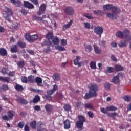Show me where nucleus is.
<instances>
[{
    "mask_svg": "<svg viewBox=\"0 0 131 131\" xmlns=\"http://www.w3.org/2000/svg\"><path fill=\"white\" fill-rule=\"evenodd\" d=\"M104 11H111L112 13L107 12L106 13V16L110 19H117V13H120L121 10L118 7L113 6L111 4H107L103 6Z\"/></svg>",
    "mask_w": 131,
    "mask_h": 131,
    "instance_id": "f257e3e1",
    "label": "nucleus"
},
{
    "mask_svg": "<svg viewBox=\"0 0 131 131\" xmlns=\"http://www.w3.org/2000/svg\"><path fill=\"white\" fill-rule=\"evenodd\" d=\"M90 89L89 93H86L84 97L86 100H89L90 98H94L97 97V92L99 91V86L96 84L91 83L89 86Z\"/></svg>",
    "mask_w": 131,
    "mask_h": 131,
    "instance_id": "f03ea898",
    "label": "nucleus"
},
{
    "mask_svg": "<svg viewBox=\"0 0 131 131\" xmlns=\"http://www.w3.org/2000/svg\"><path fill=\"white\" fill-rule=\"evenodd\" d=\"M79 120L76 122V125L78 129H81L83 126V122H85V118L82 115L78 116Z\"/></svg>",
    "mask_w": 131,
    "mask_h": 131,
    "instance_id": "7ed1b4c3",
    "label": "nucleus"
},
{
    "mask_svg": "<svg viewBox=\"0 0 131 131\" xmlns=\"http://www.w3.org/2000/svg\"><path fill=\"white\" fill-rule=\"evenodd\" d=\"M25 38H26V40H28L29 42H34L35 40H36L37 38H38V36L37 35H33L32 36H30L29 33H27L25 35Z\"/></svg>",
    "mask_w": 131,
    "mask_h": 131,
    "instance_id": "20e7f679",
    "label": "nucleus"
},
{
    "mask_svg": "<svg viewBox=\"0 0 131 131\" xmlns=\"http://www.w3.org/2000/svg\"><path fill=\"white\" fill-rule=\"evenodd\" d=\"M123 34L124 39L127 41L131 40L130 31L127 29L123 30Z\"/></svg>",
    "mask_w": 131,
    "mask_h": 131,
    "instance_id": "39448f33",
    "label": "nucleus"
},
{
    "mask_svg": "<svg viewBox=\"0 0 131 131\" xmlns=\"http://www.w3.org/2000/svg\"><path fill=\"white\" fill-rule=\"evenodd\" d=\"M94 31L97 35H99V37H101L103 34V28L100 26H96L94 29Z\"/></svg>",
    "mask_w": 131,
    "mask_h": 131,
    "instance_id": "423d86ee",
    "label": "nucleus"
},
{
    "mask_svg": "<svg viewBox=\"0 0 131 131\" xmlns=\"http://www.w3.org/2000/svg\"><path fill=\"white\" fill-rule=\"evenodd\" d=\"M64 12L69 16H72V15H74V9L72 7H67L64 9Z\"/></svg>",
    "mask_w": 131,
    "mask_h": 131,
    "instance_id": "0eeeda50",
    "label": "nucleus"
},
{
    "mask_svg": "<svg viewBox=\"0 0 131 131\" xmlns=\"http://www.w3.org/2000/svg\"><path fill=\"white\" fill-rule=\"evenodd\" d=\"M46 8L47 6L46 4H41L39 7V11L37 12V15L38 16H41V15L45 14Z\"/></svg>",
    "mask_w": 131,
    "mask_h": 131,
    "instance_id": "6e6552de",
    "label": "nucleus"
},
{
    "mask_svg": "<svg viewBox=\"0 0 131 131\" xmlns=\"http://www.w3.org/2000/svg\"><path fill=\"white\" fill-rule=\"evenodd\" d=\"M42 126H46V124L45 123H42V122H39L37 124V131H48L46 128L41 129Z\"/></svg>",
    "mask_w": 131,
    "mask_h": 131,
    "instance_id": "1a4fd4ad",
    "label": "nucleus"
},
{
    "mask_svg": "<svg viewBox=\"0 0 131 131\" xmlns=\"http://www.w3.org/2000/svg\"><path fill=\"white\" fill-rule=\"evenodd\" d=\"M24 6L25 8H27L28 9H34V6L28 1H24Z\"/></svg>",
    "mask_w": 131,
    "mask_h": 131,
    "instance_id": "9d476101",
    "label": "nucleus"
},
{
    "mask_svg": "<svg viewBox=\"0 0 131 131\" xmlns=\"http://www.w3.org/2000/svg\"><path fill=\"white\" fill-rule=\"evenodd\" d=\"M93 48L94 52H95L96 54H97L98 55L102 54V50H101V49L99 48V47H98L97 45L94 44L93 45Z\"/></svg>",
    "mask_w": 131,
    "mask_h": 131,
    "instance_id": "9b49d317",
    "label": "nucleus"
},
{
    "mask_svg": "<svg viewBox=\"0 0 131 131\" xmlns=\"http://www.w3.org/2000/svg\"><path fill=\"white\" fill-rule=\"evenodd\" d=\"M64 128V129H69L70 128L71 124L70 121L67 119L63 121Z\"/></svg>",
    "mask_w": 131,
    "mask_h": 131,
    "instance_id": "f8f14e48",
    "label": "nucleus"
},
{
    "mask_svg": "<svg viewBox=\"0 0 131 131\" xmlns=\"http://www.w3.org/2000/svg\"><path fill=\"white\" fill-rule=\"evenodd\" d=\"M79 60H80V57L79 56H77L76 58L74 59V64L75 66L81 67V63L79 62Z\"/></svg>",
    "mask_w": 131,
    "mask_h": 131,
    "instance_id": "ddd939ff",
    "label": "nucleus"
},
{
    "mask_svg": "<svg viewBox=\"0 0 131 131\" xmlns=\"http://www.w3.org/2000/svg\"><path fill=\"white\" fill-rule=\"evenodd\" d=\"M11 3L16 6V7H21L22 6V3L19 0H10Z\"/></svg>",
    "mask_w": 131,
    "mask_h": 131,
    "instance_id": "4468645a",
    "label": "nucleus"
},
{
    "mask_svg": "<svg viewBox=\"0 0 131 131\" xmlns=\"http://www.w3.org/2000/svg\"><path fill=\"white\" fill-rule=\"evenodd\" d=\"M0 81H2V82H7V83H9L10 81H11V78L9 77H2L0 76Z\"/></svg>",
    "mask_w": 131,
    "mask_h": 131,
    "instance_id": "2eb2a0df",
    "label": "nucleus"
},
{
    "mask_svg": "<svg viewBox=\"0 0 131 131\" xmlns=\"http://www.w3.org/2000/svg\"><path fill=\"white\" fill-rule=\"evenodd\" d=\"M17 101L20 104H23V105H27L28 104L27 101L21 97H18L17 98Z\"/></svg>",
    "mask_w": 131,
    "mask_h": 131,
    "instance_id": "dca6fc26",
    "label": "nucleus"
},
{
    "mask_svg": "<svg viewBox=\"0 0 131 131\" xmlns=\"http://www.w3.org/2000/svg\"><path fill=\"white\" fill-rule=\"evenodd\" d=\"M130 41H127L126 39L125 40H121L120 41V43L118 44V46L119 48H125L126 47V45L127 42Z\"/></svg>",
    "mask_w": 131,
    "mask_h": 131,
    "instance_id": "f3484780",
    "label": "nucleus"
},
{
    "mask_svg": "<svg viewBox=\"0 0 131 131\" xmlns=\"http://www.w3.org/2000/svg\"><path fill=\"white\" fill-rule=\"evenodd\" d=\"M105 73H113L114 72V68L112 67H107L104 70Z\"/></svg>",
    "mask_w": 131,
    "mask_h": 131,
    "instance_id": "a211bd4d",
    "label": "nucleus"
},
{
    "mask_svg": "<svg viewBox=\"0 0 131 131\" xmlns=\"http://www.w3.org/2000/svg\"><path fill=\"white\" fill-rule=\"evenodd\" d=\"M52 78L54 81H59L60 80V75L58 73H55L52 76Z\"/></svg>",
    "mask_w": 131,
    "mask_h": 131,
    "instance_id": "6ab92c4d",
    "label": "nucleus"
},
{
    "mask_svg": "<svg viewBox=\"0 0 131 131\" xmlns=\"http://www.w3.org/2000/svg\"><path fill=\"white\" fill-rule=\"evenodd\" d=\"M73 21L71 20L67 24H64L62 27V30H65L66 29H68V28H70L71 25H72Z\"/></svg>",
    "mask_w": 131,
    "mask_h": 131,
    "instance_id": "aec40b11",
    "label": "nucleus"
},
{
    "mask_svg": "<svg viewBox=\"0 0 131 131\" xmlns=\"http://www.w3.org/2000/svg\"><path fill=\"white\" fill-rule=\"evenodd\" d=\"M4 12L6 14H7V15H10V16L13 15V11H12L11 9L9 8V7H5Z\"/></svg>",
    "mask_w": 131,
    "mask_h": 131,
    "instance_id": "412c9836",
    "label": "nucleus"
},
{
    "mask_svg": "<svg viewBox=\"0 0 131 131\" xmlns=\"http://www.w3.org/2000/svg\"><path fill=\"white\" fill-rule=\"evenodd\" d=\"M7 115L10 118V120H12V119H13V117H14L15 115V111L13 110L9 111L7 113Z\"/></svg>",
    "mask_w": 131,
    "mask_h": 131,
    "instance_id": "4be33fe9",
    "label": "nucleus"
},
{
    "mask_svg": "<svg viewBox=\"0 0 131 131\" xmlns=\"http://www.w3.org/2000/svg\"><path fill=\"white\" fill-rule=\"evenodd\" d=\"M35 81L38 86H41V83H42V79H41V78L39 77H36Z\"/></svg>",
    "mask_w": 131,
    "mask_h": 131,
    "instance_id": "5701e85b",
    "label": "nucleus"
},
{
    "mask_svg": "<svg viewBox=\"0 0 131 131\" xmlns=\"http://www.w3.org/2000/svg\"><path fill=\"white\" fill-rule=\"evenodd\" d=\"M85 48V51L87 53H91L93 50V47L90 44H87L84 45Z\"/></svg>",
    "mask_w": 131,
    "mask_h": 131,
    "instance_id": "b1692460",
    "label": "nucleus"
},
{
    "mask_svg": "<svg viewBox=\"0 0 131 131\" xmlns=\"http://www.w3.org/2000/svg\"><path fill=\"white\" fill-rule=\"evenodd\" d=\"M14 88L16 91H17L18 92H22V91H24L23 86L18 84H16Z\"/></svg>",
    "mask_w": 131,
    "mask_h": 131,
    "instance_id": "393cba45",
    "label": "nucleus"
},
{
    "mask_svg": "<svg viewBox=\"0 0 131 131\" xmlns=\"http://www.w3.org/2000/svg\"><path fill=\"white\" fill-rule=\"evenodd\" d=\"M42 47L46 46L47 47H51L52 43L51 42V40H45L42 43H41Z\"/></svg>",
    "mask_w": 131,
    "mask_h": 131,
    "instance_id": "a878e982",
    "label": "nucleus"
},
{
    "mask_svg": "<svg viewBox=\"0 0 131 131\" xmlns=\"http://www.w3.org/2000/svg\"><path fill=\"white\" fill-rule=\"evenodd\" d=\"M28 82L30 83H34L35 82V79L34 76L30 75L28 77Z\"/></svg>",
    "mask_w": 131,
    "mask_h": 131,
    "instance_id": "bb28decb",
    "label": "nucleus"
},
{
    "mask_svg": "<svg viewBox=\"0 0 131 131\" xmlns=\"http://www.w3.org/2000/svg\"><path fill=\"white\" fill-rule=\"evenodd\" d=\"M46 37L48 40H51V39H53L54 38V34L52 32H49L46 35Z\"/></svg>",
    "mask_w": 131,
    "mask_h": 131,
    "instance_id": "cd10ccee",
    "label": "nucleus"
},
{
    "mask_svg": "<svg viewBox=\"0 0 131 131\" xmlns=\"http://www.w3.org/2000/svg\"><path fill=\"white\" fill-rule=\"evenodd\" d=\"M107 116L108 117H111V118H113V119H115L116 116H118V114L117 113H110L107 114Z\"/></svg>",
    "mask_w": 131,
    "mask_h": 131,
    "instance_id": "c85d7f7f",
    "label": "nucleus"
},
{
    "mask_svg": "<svg viewBox=\"0 0 131 131\" xmlns=\"http://www.w3.org/2000/svg\"><path fill=\"white\" fill-rule=\"evenodd\" d=\"M106 111H116V110H117V107L113 105H111L106 107Z\"/></svg>",
    "mask_w": 131,
    "mask_h": 131,
    "instance_id": "c756f323",
    "label": "nucleus"
},
{
    "mask_svg": "<svg viewBox=\"0 0 131 131\" xmlns=\"http://www.w3.org/2000/svg\"><path fill=\"white\" fill-rule=\"evenodd\" d=\"M93 13L95 15L103 16L104 15V11L102 10H94Z\"/></svg>",
    "mask_w": 131,
    "mask_h": 131,
    "instance_id": "7c9ffc66",
    "label": "nucleus"
},
{
    "mask_svg": "<svg viewBox=\"0 0 131 131\" xmlns=\"http://www.w3.org/2000/svg\"><path fill=\"white\" fill-rule=\"evenodd\" d=\"M45 109L47 112H51L53 110V106L51 104H47L45 105Z\"/></svg>",
    "mask_w": 131,
    "mask_h": 131,
    "instance_id": "2f4dec72",
    "label": "nucleus"
},
{
    "mask_svg": "<svg viewBox=\"0 0 131 131\" xmlns=\"http://www.w3.org/2000/svg\"><path fill=\"white\" fill-rule=\"evenodd\" d=\"M112 82L115 84H117L119 82V78L117 76H115L112 80Z\"/></svg>",
    "mask_w": 131,
    "mask_h": 131,
    "instance_id": "473e14b6",
    "label": "nucleus"
},
{
    "mask_svg": "<svg viewBox=\"0 0 131 131\" xmlns=\"http://www.w3.org/2000/svg\"><path fill=\"white\" fill-rule=\"evenodd\" d=\"M7 50L5 48H0V55L1 56H7Z\"/></svg>",
    "mask_w": 131,
    "mask_h": 131,
    "instance_id": "72a5a7b5",
    "label": "nucleus"
},
{
    "mask_svg": "<svg viewBox=\"0 0 131 131\" xmlns=\"http://www.w3.org/2000/svg\"><path fill=\"white\" fill-rule=\"evenodd\" d=\"M39 101H40V97L38 95H36L33 100V103L34 104H37Z\"/></svg>",
    "mask_w": 131,
    "mask_h": 131,
    "instance_id": "f704fd0d",
    "label": "nucleus"
},
{
    "mask_svg": "<svg viewBox=\"0 0 131 131\" xmlns=\"http://www.w3.org/2000/svg\"><path fill=\"white\" fill-rule=\"evenodd\" d=\"M116 36L119 37V38H123V32L121 31H118L116 33Z\"/></svg>",
    "mask_w": 131,
    "mask_h": 131,
    "instance_id": "c9c22d12",
    "label": "nucleus"
},
{
    "mask_svg": "<svg viewBox=\"0 0 131 131\" xmlns=\"http://www.w3.org/2000/svg\"><path fill=\"white\" fill-rule=\"evenodd\" d=\"M11 53H18V47H17V45H13L11 48Z\"/></svg>",
    "mask_w": 131,
    "mask_h": 131,
    "instance_id": "e433bc0d",
    "label": "nucleus"
},
{
    "mask_svg": "<svg viewBox=\"0 0 131 131\" xmlns=\"http://www.w3.org/2000/svg\"><path fill=\"white\" fill-rule=\"evenodd\" d=\"M17 46L19 47L21 49H24L25 47H26V43L25 42H23L21 41H20L17 42Z\"/></svg>",
    "mask_w": 131,
    "mask_h": 131,
    "instance_id": "4c0bfd02",
    "label": "nucleus"
},
{
    "mask_svg": "<svg viewBox=\"0 0 131 131\" xmlns=\"http://www.w3.org/2000/svg\"><path fill=\"white\" fill-rule=\"evenodd\" d=\"M55 49L56 50L60 51V52H63L64 51H66V49H65V48L59 45L55 46Z\"/></svg>",
    "mask_w": 131,
    "mask_h": 131,
    "instance_id": "58836bf2",
    "label": "nucleus"
},
{
    "mask_svg": "<svg viewBox=\"0 0 131 131\" xmlns=\"http://www.w3.org/2000/svg\"><path fill=\"white\" fill-rule=\"evenodd\" d=\"M115 69L116 71H117V72H118V71H122V70H123V67H121V66H119V65H116L115 66Z\"/></svg>",
    "mask_w": 131,
    "mask_h": 131,
    "instance_id": "ea45409f",
    "label": "nucleus"
},
{
    "mask_svg": "<svg viewBox=\"0 0 131 131\" xmlns=\"http://www.w3.org/2000/svg\"><path fill=\"white\" fill-rule=\"evenodd\" d=\"M30 125L31 127L33 128V129H35L36 128V121L34 120L31 122Z\"/></svg>",
    "mask_w": 131,
    "mask_h": 131,
    "instance_id": "a19ab883",
    "label": "nucleus"
},
{
    "mask_svg": "<svg viewBox=\"0 0 131 131\" xmlns=\"http://www.w3.org/2000/svg\"><path fill=\"white\" fill-rule=\"evenodd\" d=\"M52 40L54 45H59V38L58 37H54V38H52Z\"/></svg>",
    "mask_w": 131,
    "mask_h": 131,
    "instance_id": "79ce46f5",
    "label": "nucleus"
},
{
    "mask_svg": "<svg viewBox=\"0 0 131 131\" xmlns=\"http://www.w3.org/2000/svg\"><path fill=\"white\" fill-rule=\"evenodd\" d=\"M17 66L18 67H20V68H23V67H24V66H25V62L23 60L19 61L17 63Z\"/></svg>",
    "mask_w": 131,
    "mask_h": 131,
    "instance_id": "37998d69",
    "label": "nucleus"
},
{
    "mask_svg": "<svg viewBox=\"0 0 131 131\" xmlns=\"http://www.w3.org/2000/svg\"><path fill=\"white\" fill-rule=\"evenodd\" d=\"M85 109H94V106L91 103H86L84 105Z\"/></svg>",
    "mask_w": 131,
    "mask_h": 131,
    "instance_id": "c03bdc74",
    "label": "nucleus"
},
{
    "mask_svg": "<svg viewBox=\"0 0 131 131\" xmlns=\"http://www.w3.org/2000/svg\"><path fill=\"white\" fill-rule=\"evenodd\" d=\"M20 79L23 83H27V82H28V79L27 77L25 76H21Z\"/></svg>",
    "mask_w": 131,
    "mask_h": 131,
    "instance_id": "a18cd8bd",
    "label": "nucleus"
},
{
    "mask_svg": "<svg viewBox=\"0 0 131 131\" xmlns=\"http://www.w3.org/2000/svg\"><path fill=\"white\" fill-rule=\"evenodd\" d=\"M123 99L126 102H131V97L129 95H126L123 97Z\"/></svg>",
    "mask_w": 131,
    "mask_h": 131,
    "instance_id": "49530a36",
    "label": "nucleus"
},
{
    "mask_svg": "<svg viewBox=\"0 0 131 131\" xmlns=\"http://www.w3.org/2000/svg\"><path fill=\"white\" fill-rule=\"evenodd\" d=\"M90 67L91 69H96L97 66H96V62L91 61L90 62Z\"/></svg>",
    "mask_w": 131,
    "mask_h": 131,
    "instance_id": "de8ad7c7",
    "label": "nucleus"
},
{
    "mask_svg": "<svg viewBox=\"0 0 131 131\" xmlns=\"http://www.w3.org/2000/svg\"><path fill=\"white\" fill-rule=\"evenodd\" d=\"M0 90H3V91H8L9 90V86L6 84H3L2 86L0 88Z\"/></svg>",
    "mask_w": 131,
    "mask_h": 131,
    "instance_id": "09e8293b",
    "label": "nucleus"
},
{
    "mask_svg": "<svg viewBox=\"0 0 131 131\" xmlns=\"http://www.w3.org/2000/svg\"><path fill=\"white\" fill-rule=\"evenodd\" d=\"M51 46H47V48H44L43 50V52L44 53H49L50 52H52V50L50 48Z\"/></svg>",
    "mask_w": 131,
    "mask_h": 131,
    "instance_id": "8fccbe9b",
    "label": "nucleus"
},
{
    "mask_svg": "<svg viewBox=\"0 0 131 131\" xmlns=\"http://www.w3.org/2000/svg\"><path fill=\"white\" fill-rule=\"evenodd\" d=\"M25 124V123H24V122L23 121H21L19 122L18 124H17V126L18 127H19V128H23V127H24V125Z\"/></svg>",
    "mask_w": 131,
    "mask_h": 131,
    "instance_id": "3c124183",
    "label": "nucleus"
},
{
    "mask_svg": "<svg viewBox=\"0 0 131 131\" xmlns=\"http://www.w3.org/2000/svg\"><path fill=\"white\" fill-rule=\"evenodd\" d=\"M104 89L107 91H110V83L109 82H106L104 84Z\"/></svg>",
    "mask_w": 131,
    "mask_h": 131,
    "instance_id": "603ef678",
    "label": "nucleus"
},
{
    "mask_svg": "<svg viewBox=\"0 0 131 131\" xmlns=\"http://www.w3.org/2000/svg\"><path fill=\"white\" fill-rule=\"evenodd\" d=\"M33 18L36 20V21H42V18L36 15H33Z\"/></svg>",
    "mask_w": 131,
    "mask_h": 131,
    "instance_id": "864d4df0",
    "label": "nucleus"
},
{
    "mask_svg": "<svg viewBox=\"0 0 131 131\" xmlns=\"http://www.w3.org/2000/svg\"><path fill=\"white\" fill-rule=\"evenodd\" d=\"M63 108L65 111H68V110H70V109H71V105H70V104H66Z\"/></svg>",
    "mask_w": 131,
    "mask_h": 131,
    "instance_id": "5fc2aeb1",
    "label": "nucleus"
},
{
    "mask_svg": "<svg viewBox=\"0 0 131 131\" xmlns=\"http://www.w3.org/2000/svg\"><path fill=\"white\" fill-rule=\"evenodd\" d=\"M61 46H67V40L64 39H61Z\"/></svg>",
    "mask_w": 131,
    "mask_h": 131,
    "instance_id": "6e6d98bb",
    "label": "nucleus"
},
{
    "mask_svg": "<svg viewBox=\"0 0 131 131\" xmlns=\"http://www.w3.org/2000/svg\"><path fill=\"white\" fill-rule=\"evenodd\" d=\"M84 25L85 26V28H86L87 29H90L91 28V24L89 23L88 22L84 23Z\"/></svg>",
    "mask_w": 131,
    "mask_h": 131,
    "instance_id": "4d7b16f0",
    "label": "nucleus"
},
{
    "mask_svg": "<svg viewBox=\"0 0 131 131\" xmlns=\"http://www.w3.org/2000/svg\"><path fill=\"white\" fill-rule=\"evenodd\" d=\"M117 76L118 77V78H123V77H124V73H118Z\"/></svg>",
    "mask_w": 131,
    "mask_h": 131,
    "instance_id": "13d9d810",
    "label": "nucleus"
},
{
    "mask_svg": "<svg viewBox=\"0 0 131 131\" xmlns=\"http://www.w3.org/2000/svg\"><path fill=\"white\" fill-rule=\"evenodd\" d=\"M4 120H6V121H9V120H11L9 116L8 117L7 115H4L2 117Z\"/></svg>",
    "mask_w": 131,
    "mask_h": 131,
    "instance_id": "bf43d9fd",
    "label": "nucleus"
},
{
    "mask_svg": "<svg viewBox=\"0 0 131 131\" xmlns=\"http://www.w3.org/2000/svg\"><path fill=\"white\" fill-rule=\"evenodd\" d=\"M10 14H7L6 16L4 17V19H6L8 22H11V18H10Z\"/></svg>",
    "mask_w": 131,
    "mask_h": 131,
    "instance_id": "052dcab7",
    "label": "nucleus"
},
{
    "mask_svg": "<svg viewBox=\"0 0 131 131\" xmlns=\"http://www.w3.org/2000/svg\"><path fill=\"white\" fill-rule=\"evenodd\" d=\"M20 12L22 14V15H25V16H26V15H27L28 14L27 11L24 9H22L21 10H20Z\"/></svg>",
    "mask_w": 131,
    "mask_h": 131,
    "instance_id": "680f3d73",
    "label": "nucleus"
},
{
    "mask_svg": "<svg viewBox=\"0 0 131 131\" xmlns=\"http://www.w3.org/2000/svg\"><path fill=\"white\" fill-rule=\"evenodd\" d=\"M88 116L90 117V118H93L94 117V113H92L90 111L88 112Z\"/></svg>",
    "mask_w": 131,
    "mask_h": 131,
    "instance_id": "e2e57ef3",
    "label": "nucleus"
},
{
    "mask_svg": "<svg viewBox=\"0 0 131 131\" xmlns=\"http://www.w3.org/2000/svg\"><path fill=\"white\" fill-rule=\"evenodd\" d=\"M34 109L36 111H40V110H41V109L40 108V106L39 105H36L34 107Z\"/></svg>",
    "mask_w": 131,
    "mask_h": 131,
    "instance_id": "0e129e2a",
    "label": "nucleus"
},
{
    "mask_svg": "<svg viewBox=\"0 0 131 131\" xmlns=\"http://www.w3.org/2000/svg\"><path fill=\"white\" fill-rule=\"evenodd\" d=\"M100 46H101V47H103L104 48H105V46H106V41H105L104 40H102L100 43H99Z\"/></svg>",
    "mask_w": 131,
    "mask_h": 131,
    "instance_id": "69168bd1",
    "label": "nucleus"
},
{
    "mask_svg": "<svg viewBox=\"0 0 131 131\" xmlns=\"http://www.w3.org/2000/svg\"><path fill=\"white\" fill-rule=\"evenodd\" d=\"M54 91L52 89L51 90H49L47 92V94L49 96H51L52 94H54Z\"/></svg>",
    "mask_w": 131,
    "mask_h": 131,
    "instance_id": "338daca9",
    "label": "nucleus"
},
{
    "mask_svg": "<svg viewBox=\"0 0 131 131\" xmlns=\"http://www.w3.org/2000/svg\"><path fill=\"white\" fill-rule=\"evenodd\" d=\"M27 52L28 53V54H30V55H32V56L34 55V51L33 50H28Z\"/></svg>",
    "mask_w": 131,
    "mask_h": 131,
    "instance_id": "774afa93",
    "label": "nucleus"
}]
</instances>
